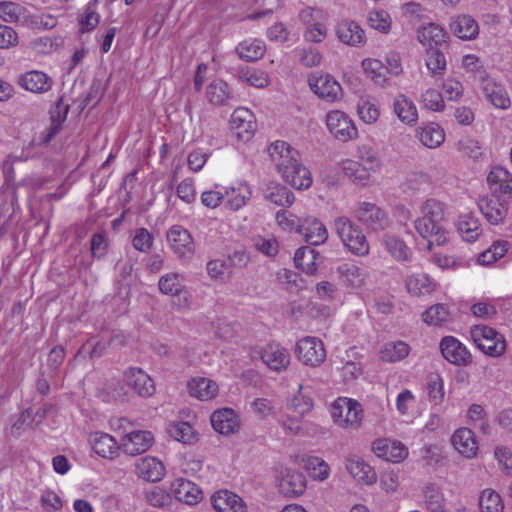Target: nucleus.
<instances>
[{"label":"nucleus","mask_w":512,"mask_h":512,"mask_svg":"<svg viewBox=\"0 0 512 512\" xmlns=\"http://www.w3.org/2000/svg\"><path fill=\"white\" fill-rule=\"evenodd\" d=\"M334 228L348 250L357 255L365 256L369 253V243L359 226L348 217L341 216L335 219Z\"/></svg>","instance_id":"obj_1"},{"label":"nucleus","mask_w":512,"mask_h":512,"mask_svg":"<svg viewBox=\"0 0 512 512\" xmlns=\"http://www.w3.org/2000/svg\"><path fill=\"white\" fill-rule=\"evenodd\" d=\"M334 423L342 428L359 429L362 424V405L353 399L339 397L331 406Z\"/></svg>","instance_id":"obj_2"},{"label":"nucleus","mask_w":512,"mask_h":512,"mask_svg":"<svg viewBox=\"0 0 512 512\" xmlns=\"http://www.w3.org/2000/svg\"><path fill=\"white\" fill-rule=\"evenodd\" d=\"M471 337L476 346L486 355L499 357L506 350V341L502 334L487 325H474Z\"/></svg>","instance_id":"obj_3"},{"label":"nucleus","mask_w":512,"mask_h":512,"mask_svg":"<svg viewBox=\"0 0 512 512\" xmlns=\"http://www.w3.org/2000/svg\"><path fill=\"white\" fill-rule=\"evenodd\" d=\"M295 354L302 364L310 367H317L326 359L323 342L311 336L304 337L296 343Z\"/></svg>","instance_id":"obj_4"},{"label":"nucleus","mask_w":512,"mask_h":512,"mask_svg":"<svg viewBox=\"0 0 512 512\" xmlns=\"http://www.w3.org/2000/svg\"><path fill=\"white\" fill-rule=\"evenodd\" d=\"M88 443L92 452L104 460L114 461L121 453L120 441L104 431L89 433Z\"/></svg>","instance_id":"obj_5"},{"label":"nucleus","mask_w":512,"mask_h":512,"mask_svg":"<svg viewBox=\"0 0 512 512\" xmlns=\"http://www.w3.org/2000/svg\"><path fill=\"white\" fill-rule=\"evenodd\" d=\"M293 230L311 245H320L328 238L325 225L316 218L297 219V221L290 219V232Z\"/></svg>","instance_id":"obj_6"},{"label":"nucleus","mask_w":512,"mask_h":512,"mask_svg":"<svg viewBox=\"0 0 512 512\" xmlns=\"http://www.w3.org/2000/svg\"><path fill=\"white\" fill-rule=\"evenodd\" d=\"M120 450L123 454L135 457L148 451L154 443V435L148 430H133L120 438Z\"/></svg>","instance_id":"obj_7"},{"label":"nucleus","mask_w":512,"mask_h":512,"mask_svg":"<svg viewBox=\"0 0 512 512\" xmlns=\"http://www.w3.org/2000/svg\"><path fill=\"white\" fill-rule=\"evenodd\" d=\"M355 217L373 231H382L389 225V217L386 211L371 202H361L355 210Z\"/></svg>","instance_id":"obj_8"},{"label":"nucleus","mask_w":512,"mask_h":512,"mask_svg":"<svg viewBox=\"0 0 512 512\" xmlns=\"http://www.w3.org/2000/svg\"><path fill=\"white\" fill-rule=\"evenodd\" d=\"M124 384L131 388L139 397L150 398L156 392L153 379L143 369L130 367L123 374Z\"/></svg>","instance_id":"obj_9"},{"label":"nucleus","mask_w":512,"mask_h":512,"mask_svg":"<svg viewBox=\"0 0 512 512\" xmlns=\"http://www.w3.org/2000/svg\"><path fill=\"white\" fill-rule=\"evenodd\" d=\"M477 205L482 215L491 225L503 223L509 211L508 202L495 194L480 198Z\"/></svg>","instance_id":"obj_10"},{"label":"nucleus","mask_w":512,"mask_h":512,"mask_svg":"<svg viewBox=\"0 0 512 512\" xmlns=\"http://www.w3.org/2000/svg\"><path fill=\"white\" fill-rule=\"evenodd\" d=\"M326 124L329 131L340 141L346 142L357 137V128L353 121L342 111L329 112Z\"/></svg>","instance_id":"obj_11"},{"label":"nucleus","mask_w":512,"mask_h":512,"mask_svg":"<svg viewBox=\"0 0 512 512\" xmlns=\"http://www.w3.org/2000/svg\"><path fill=\"white\" fill-rule=\"evenodd\" d=\"M167 242L172 251L181 258H191L195 244L190 232L180 225L172 226L167 232Z\"/></svg>","instance_id":"obj_12"},{"label":"nucleus","mask_w":512,"mask_h":512,"mask_svg":"<svg viewBox=\"0 0 512 512\" xmlns=\"http://www.w3.org/2000/svg\"><path fill=\"white\" fill-rule=\"evenodd\" d=\"M230 128L238 139L248 141L256 130L253 112L243 107L235 109L230 117Z\"/></svg>","instance_id":"obj_13"},{"label":"nucleus","mask_w":512,"mask_h":512,"mask_svg":"<svg viewBox=\"0 0 512 512\" xmlns=\"http://www.w3.org/2000/svg\"><path fill=\"white\" fill-rule=\"evenodd\" d=\"M311 90L327 102H335L342 95L340 84L329 74L314 76L308 79Z\"/></svg>","instance_id":"obj_14"},{"label":"nucleus","mask_w":512,"mask_h":512,"mask_svg":"<svg viewBox=\"0 0 512 512\" xmlns=\"http://www.w3.org/2000/svg\"><path fill=\"white\" fill-rule=\"evenodd\" d=\"M440 350L443 357L454 365L467 366L472 362L470 352L453 336H445L441 340Z\"/></svg>","instance_id":"obj_15"},{"label":"nucleus","mask_w":512,"mask_h":512,"mask_svg":"<svg viewBox=\"0 0 512 512\" xmlns=\"http://www.w3.org/2000/svg\"><path fill=\"white\" fill-rule=\"evenodd\" d=\"M219 390V384L209 377L195 376L187 382L188 394L200 401L215 399Z\"/></svg>","instance_id":"obj_16"},{"label":"nucleus","mask_w":512,"mask_h":512,"mask_svg":"<svg viewBox=\"0 0 512 512\" xmlns=\"http://www.w3.org/2000/svg\"><path fill=\"white\" fill-rule=\"evenodd\" d=\"M210 501L216 512H247L243 499L227 489L214 492Z\"/></svg>","instance_id":"obj_17"},{"label":"nucleus","mask_w":512,"mask_h":512,"mask_svg":"<svg viewBox=\"0 0 512 512\" xmlns=\"http://www.w3.org/2000/svg\"><path fill=\"white\" fill-rule=\"evenodd\" d=\"M372 451L379 458L398 463L408 455V449L401 442L389 439H377L372 443Z\"/></svg>","instance_id":"obj_18"},{"label":"nucleus","mask_w":512,"mask_h":512,"mask_svg":"<svg viewBox=\"0 0 512 512\" xmlns=\"http://www.w3.org/2000/svg\"><path fill=\"white\" fill-rule=\"evenodd\" d=\"M415 229L421 237L428 240V249L433 244L442 245L447 240V231L443 224L434 223L433 220L420 217L415 220Z\"/></svg>","instance_id":"obj_19"},{"label":"nucleus","mask_w":512,"mask_h":512,"mask_svg":"<svg viewBox=\"0 0 512 512\" xmlns=\"http://www.w3.org/2000/svg\"><path fill=\"white\" fill-rule=\"evenodd\" d=\"M135 472L143 480L158 482L164 478L166 468L160 459L154 456H145L135 463Z\"/></svg>","instance_id":"obj_20"},{"label":"nucleus","mask_w":512,"mask_h":512,"mask_svg":"<svg viewBox=\"0 0 512 512\" xmlns=\"http://www.w3.org/2000/svg\"><path fill=\"white\" fill-rule=\"evenodd\" d=\"M346 469L359 484L370 486L377 481V474L373 467L357 455L347 457Z\"/></svg>","instance_id":"obj_21"},{"label":"nucleus","mask_w":512,"mask_h":512,"mask_svg":"<svg viewBox=\"0 0 512 512\" xmlns=\"http://www.w3.org/2000/svg\"><path fill=\"white\" fill-rule=\"evenodd\" d=\"M171 492L178 501L188 505H196L203 499L202 490L184 478H177L172 482Z\"/></svg>","instance_id":"obj_22"},{"label":"nucleus","mask_w":512,"mask_h":512,"mask_svg":"<svg viewBox=\"0 0 512 512\" xmlns=\"http://www.w3.org/2000/svg\"><path fill=\"white\" fill-rule=\"evenodd\" d=\"M213 429L222 435H230L239 429V418L231 408L215 410L210 416Z\"/></svg>","instance_id":"obj_23"},{"label":"nucleus","mask_w":512,"mask_h":512,"mask_svg":"<svg viewBox=\"0 0 512 512\" xmlns=\"http://www.w3.org/2000/svg\"><path fill=\"white\" fill-rule=\"evenodd\" d=\"M294 462L303 467L316 481L322 482L329 477L330 467L322 458L299 453L294 456Z\"/></svg>","instance_id":"obj_24"},{"label":"nucleus","mask_w":512,"mask_h":512,"mask_svg":"<svg viewBox=\"0 0 512 512\" xmlns=\"http://www.w3.org/2000/svg\"><path fill=\"white\" fill-rule=\"evenodd\" d=\"M252 196L250 186L245 182H236L224 187V199L227 206L232 210H239L246 206Z\"/></svg>","instance_id":"obj_25"},{"label":"nucleus","mask_w":512,"mask_h":512,"mask_svg":"<svg viewBox=\"0 0 512 512\" xmlns=\"http://www.w3.org/2000/svg\"><path fill=\"white\" fill-rule=\"evenodd\" d=\"M451 443L466 458H473L478 450L474 432L466 427L459 428L454 432Z\"/></svg>","instance_id":"obj_26"},{"label":"nucleus","mask_w":512,"mask_h":512,"mask_svg":"<svg viewBox=\"0 0 512 512\" xmlns=\"http://www.w3.org/2000/svg\"><path fill=\"white\" fill-rule=\"evenodd\" d=\"M18 83L23 89L40 94L50 90L52 79L42 71L32 70L22 74Z\"/></svg>","instance_id":"obj_27"},{"label":"nucleus","mask_w":512,"mask_h":512,"mask_svg":"<svg viewBox=\"0 0 512 512\" xmlns=\"http://www.w3.org/2000/svg\"><path fill=\"white\" fill-rule=\"evenodd\" d=\"M336 34L338 39L347 45L357 46L365 43V32L355 21L344 20L337 24Z\"/></svg>","instance_id":"obj_28"},{"label":"nucleus","mask_w":512,"mask_h":512,"mask_svg":"<svg viewBox=\"0 0 512 512\" xmlns=\"http://www.w3.org/2000/svg\"><path fill=\"white\" fill-rule=\"evenodd\" d=\"M449 26L452 33L462 40H472L479 33L478 23L469 15L452 18Z\"/></svg>","instance_id":"obj_29"},{"label":"nucleus","mask_w":512,"mask_h":512,"mask_svg":"<svg viewBox=\"0 0 512 512\" xmlns=\"http://www.w3.org/2000/svg\"><path fill=\"white\" fill-rule=\"evenodd\" d=\"M393 110L397 117L407 125H414L418 119L415 104L404 94H398L394 98Z\"/></svg>","instance_id":"obj_30"},{"label":"nucleus","mask_w":512,"mask_h":512,"mask_svg":"<svg viewBox=\"0 0 512 512\" xmlns=\"http://www.w3.org/2000/svg\"><path fill=\"white\" fill-rule=\"evenodd\" d=\"M290 168L292 169L290 186L297 190H306L311 187L313 179L310 170L299 163L292 155L290 148Z\"/></svg>","instance_id":"obj_31"},{"label":"nucleus","mask_w":512,"mask_h":512,"mask_svg":"<svg viewBox=\"0 0 512 512\" xmlns=\"http://www.w3.org/2000/svg\"><path fill=\"white\" fill-rule=\"evenodd\" d=\"M487 182L494 192L512 196V174L507 169L494 167L487 176Z\"/></svg>","instance_id":"obj_32"},{"label":"nucleus","mask_w":512,"mask_h":512,"mask_svg":"<svg viewBox=\"0 0 512 512\" xmlns=\"http://www.w3.org/2000/svg\"><path fill=\"white\" fill-rule=\"evenodd\" d=\"M171 438L183 444H193L197 441V433L189 422L171 421L166 426Z\"/></svg>","instance_id":"obj_33"},{"label":"nucleus","mask_w":512,"mask_h":512,"mask_svg":"<svg viewBox=\"0 0 512 512\" xmlns=\"http://www.w3.org/2000/svg\"><path fill=\"white\" fill-rule=\"evenodd\" d=\"M382 244L395 260L402 262L411 260L412 251L400 238L394 235L385 234L382 238Z\"/></svg>","instance_id":"obj_34"},{"label":"nucleus","mask_w":512,"mask_h":512,"mask_svg":"<svg viewBox=\"0 0 512 512\" xmlns=\"http://www.w3.org/2000/svg\"><path fill=\"white\" fill-rule=\"evenodd\" d=\"M405 286L413 296H423L430 294L435 289V284L431 278L424 273H416L409 276L405 281Z\"/></svg>","instance_id":"obj_35"},{"label":"nucleus","mask_w":512,"mask_h":512,"mask_svg":"<svg viewBox=\"0 0 512 512\" xmlns=\"http://www.w3.org/2000/svg\"><path fill=\"white\" fill-rule=\"evenodd\" d=\"M457 229L467 242H474L482 233L481 224L474 215L468 213L461 215L457 222Z\"/></svg>","instance_id":"obj_36"},{"label":"nucleus","mask_w":512,"mask_h":512,"mask_svg":"<svg viewBox=\"0 0 512 512\" xmlns=\"http://www.w3.org/2000/svg\"><path fill=\"white\" fill-rule=\"evenodd\" d=\"M485 98L495 107L507 109L510 106V98L505 88L493 81H487L483 86Z\"/></svg>","instance_id":"obj_37"},{"label":"nucleus","mask_w":512,"mask_h":512,"mask_svg":"<svg viewBox=\"0 0 512 512\" xmlns=\"http://www.w3.org/2000/svg\"><path fill=\"white\" fill-rule=\"evenodd\" d=\"M318 253L311 246H303L296 250L294 254L295 266L306 274H313L316 267V258Z\"/></svg>","instance_id":"obj_38"},{"label":"nucleus","mask_w":512,"mask_h":512,"mask_svg":"<svg viewBox=\"0 0 512 512\" xmlns=\"http://www.w3.org/2000/svg\"><path fill=\"white\" fill-rule=\"evenodd\" d=\"M345 175L355 184L367 186L370 182L371 173H374L368 167L362 165L358 161L348 160L343 167Z\"/></svg>","instance_id":"obj_39"},{"label":"nucleus","mask_w":512,"mask_h":512,"mask_svg":"<svg viewBox=\"0 0 512 512\" xmlns=\"http://www.w3.org/2000/svg\"><path fill=\"white\" fill-rule=\"evenodd\" d=\"M236 51L241 59L256 61L263 57L266 47L259 39H246L239 43Z\"/></svg>","instance_id":"obj_40"},{"label":"nucleus","mask_w":512,"mask_h":512,"mask_svg":"<svg viewBox=\"0 0 512 512\" xmlns=\"http://www.w3.org/2000/svg\"><path fill=\"white\" fill-rule=\"evenodd\" d=\"M268 154L278 171L285 177L288 172V145L285 141L276 140L268 147Z\"/></svg>","instance_id":"obj_41"},{"label":"nucleus","mask_w":512,"mask_h":512,"mask_svg":"<svg viewBox=\"0 0 512 512\" xmlns=\"http://www.w3.org/2000/svg\"><path fill=\"white\" fill-rule=\"evenodd\" d=\"M262 359L271 370L281 371L286 368L285 350L278 344L268 345L262 353Z\"/></svg>","instance_id":"obj_42"},{"label":"nucleus","mask_w":512,"mask_h":512,"mask_svg":"<svg viewBox=\"0 0 512 512\" xmlns=\"http://www.w3.org/2000/svg\"><path fill=\"white\" fill-rule=\"evenodd\" d=\"M420 142L428 148L440 146L445 139L444 131L438 125H428L417 130Z\"/></svg>","instance_id":"obj_43"},{"label":"nucleus","mask_w":512,"mask_h":512,"mask_svg":"<svg viewBox=\"0 0 512 512\" xmlns=\"http://www.w3.org/2000/svg\"><path fill=\"white\" fill-rule=\"evenodd\" d=\"M362 68L368 78L375 84L384 86L387 83V69L377 59H365L362 61Z\"/></svg>","instance_id":"obj_44"},{"label":"nucleus","mask_w":512,"mask_h":512,"mask_svg":"<svg viewBox=\"0 0 512 512\" xmlns=\"http://www.w3.org/2000/svg\"><path fill=\"white\" fill-rule=\"evenodd\" d=\"M410 347L403 341L389 342L380 351V357L386 362H396L408 356Z\"/></svg>","instance_id":"obj_45"},{"label":"nucleus","mask_w":512,"mask_h":512,"mask_svg":"<svg viewBox=\"0 0 512 512\" xmlns=\"http://www.w3.org/2000/svg\"><path fill=\"white\" fill-rule=\"evenodd\" d=\"M206 96L210 103L222 105L231 97V93L226 82L215 80L208 85Z\"/></svg>","instance_id":"obj_46"},{"label":"nucleus","mask_w":512,"mask_h":512,"mask_svg":"<svg viewBox=\"0 0 512 512\" xmlns=\"http://www.w3.org/2000/svg\"><path fill=\"white\" fill-rule=\"evenodd\" d=\"M422 317L429 325L441 326L450 320V311L444 304H435L426 309Z\"/></svg>","instance_id":"obj_47"},{"label":"nucleus","mask_w":512,"mask_h":512,"mask_svg":"<svg viewBox=\"0 0 512 512\" xmlns=\"http://www.w3.org/2000/svg\"><path fill=\"white\" fill-rule=\"evenodd\" d=\"M0 18L5 22H19L26 18V10L16 2L1 1Z\"/></svg>","instance_id":"obj_48"},{"label":"nucleus","mask_w":512,"mask_h":512,"mask_svg":"<svg viewBox=\"0 0 512 512\" xmlns=\"http://www.w3.org/2000/svg\"><path fill=\"white\" fill-rule=\"evenodd\" d=\"M419 40L423 43H432L439 45L446 42L448 35L446 31L439 25L429 23L424 26L418 36Z\"/></svg>","instance_id":"obj_49"},{"label":"nucleus","mask_w":512,"mask_h":512,"mask_svg":"<svg viewBox=\"0 0 512 512\" xmlns=\"http://www.w3.org/2000/svg\"><path fill=\"white\" fill-rule=\"evenodd\" d=\"M158 287L161 293L171 295L173 293L181 292L184 288L183 276L179 273H167L160 277Z\"/></svg>","instance_id":"obj_50"},{"label":"nucleus","mask_w":512,"mask_h":512,"mask_svg":"<svg viewBox=\"0 0 512 512\" xmlns=\"http://www.w3.org/2000/svg\"><path fill=\"white\" fill-rule=\"evenodd\" d=\"M251 241L253 247L267 257H275L279 252L278 241L272 236L256 235Z\"/></svg>","instance_id":"obj_51"},{"label":"nucleus","mask_w":512,"mask_h":512,"mask_svg":"<svg viewBox=\"0 0 512 512\" xmlns=\"http://www.w3.org/2000/svg\"><path fill=\"white\" fill-rule=\"evenodd\" d=\"M479 506L481 512H502L503 503L500 495L492 489H486L482 492Z\"/></svg>","instance_id":"obj_52"},{"label":"nucleus","mask_w":512,"mask_h":512,"mask_svg":"<svg viewBox=\"0 0 512 512\" xmlns=\"http://www.w3.org/2000/svg\"><path fill=\"white\" fill-rule=\"evenodd\" d=\"M357 113L360 119L368 125L376 123L380 117L378 106L368 99H361L357 104Z\"/></svg>","instance_id":"obj_53"},{"label":"nucleus","mask_w":512,"mask_h":512,"mask_svg":"<svg viewBox=\"0 0 512 512\" xmlns=\"http://www.w3.org/2000/svg\"><path fill=\"white\" fill-rule=\"evenodd\" d=\"M337 271L353 287H360L364 283L365 274L363 270L355 264H342L337 268Z\"/></svg>","instance_id":"obj_54"},{"label":"nucleus","mask_w":512,"mask_h":512,"mask_svg":"<svg viewBox=\"0 0 512 512\" xmlns=\"http://www.w3.org/2000/svg\"><path fill=\"white\" fill-rule=\"evenodd\" d=\"M368 24L371 28L381 32L388 33L391 29L392 20L388 12L384 10H372L368 14Z\"/></svg>","instance_id":"obj_55"},{"label":"nucleus","mask_w":512,"mask_h":512,"mask_svg":"<svg viewBox=\"0 0 512 512\" xmlns=\"http://www.w3.org/2000/svg\"><path fill=\"white\" fill-rule=\"evenodd\" d=\"M359 163L368 167V169L376 172L381 167V160L378 152L368 145H362L358 148Z\"/></svg>","instance_id":"obj_56"},{"label":"nucleus","mask_w":512,"mask_h":512,"mask_svg":"<svg viewBox=\"0 0 512 512\" xmlns=\"http://www.w3.org/2000/svg\"><path fill=\"white\" fill-rule=\"evenodd\" d=\"M79 22L82 32H89L98 26L100 22V15L97 12L96 2L89 3L84 8Z\"/></svg>","instance_id":"obj_57"},{"label":"nucleus","mask_w":512,"mask_h":512,"mask_svg":"<svg viewBox=\"0 0 512 512\" xmlns=\"http://www.w3.org/2000/svg\"><path fill=\"white\" fill-rule=\"evenodd\" d=\"M509 243L507 241H497L479 256V262L484 265L492 264L502 258L508 251Z\"/></svg>","instance_id":"obj_58"},{"label":"nucleus","mask_w":512,"mask_h":512,"mask_svg":"<svg viewBox=\"0 0 512 512\" xmlns=\"http://www.w3.org/2000/svg\"><path fill=\"white\" fill-rule=\"evenodd\" d=\"M425 501L431 512H444L443 494L439 487L434 484L426 486L424 491Z\"/></svg>","instance_id":"obj_59"},{"label":"nucleus","mask_w":512,"mask_h":512,"mask_svg":"<svg viewBox=\"0 0 512 512\" xmlns=\"http://www.w3.org/2000/svg\"><path fill=\"white\" fill-rule=\"evenodd\" d=\"M264 197L276 206L284 207L288 203V190L285 186L270 183L264 191Z\"/></svg>","instance_id":"obj_60"},{"label":"nucleus","mask_w":512,"mask_h":512,"mask_svg":"<svg viewBox=\"0 0 512 512\" xmlns=\"http://www.w3.org/2000/svg\"><path fill=\"white\" fill-rule=\"evenodd\" d=\"M239 78L256 88H263L268 84V76L261 70L254 68L242 69L239 71Z\"/></svg>","instance_id":"obj_61"},{"label":"nucleus","mask_w":512,"mask_h":512,"mask_svg":"<svg viewBox=\"0 0 512 512\" xmlns=\"http://www.w3.org/2000/svg\"><path fill=\"white\" fill-rule=\"evenodd\" d=\"M422 217L434 221V223L443 224L444 221V206L436 199H429L422 207Z\"/></svg>","instance_id":"obj_62"},{"label":"nucleus","mask_w":512,"mask_h":512,"mask_svg":"<svg viewBox=\"0 0 512 512\" xmlns=\"http://www.w3.org/2000/svg\"><path fill=\"white\" fill-rule=\"evenodd\" d=\"M36 414L33 409L28 408L21 413L18 419L14 422L11 427V434L14 437H19L24 431L32 427L34 423H38L35 419Z\"/></svg>","instance_id":"obj_63"},{"label":"nucleus","mask_w":512,"mask_h":512,"mask_svg":"<svg viewBox=\"0 0 512 512\" xmlns=\"http://www.w3.org/2000/svg\"><path fill=\"white\" fill-rule=\"evenodd\" d=\"M426 66L432 74H441L446 69V59L439 49H430L426 55Z\"/></svg>","instance_id":"obj_64"}]
</instances>
